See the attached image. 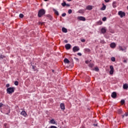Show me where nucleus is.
I'll list each match as a JSON object with an SVG mask.
<instances>
[{"mask_svg":"<svg viewBox=\"0 0 128 128\" xmlns=\"http://www.w3.org/2000/svg\"><path fill=\"white\" fill-rule=\"evenodd\" d=\"M46 14V11L44 9H41L38 12V18H42L44 14Z\"/></svg>","mask_w":128,"mask_h":128,"instance_id":"obj_1","label":"nucleus"},{"mask_svg":"<svg viewBox=\"0 0 128 128\" xmlns=\"http://www.w3.org/2000/svg\"><path fill=\"white\" fill-rule=\"evenodd\" d=\"M7 94H12L14 92V87H10L8 88L6 90Z\"/></svg>","mask_w":128,"mask_h":128,"instance_id":"obj_2","label":"nucleus"},{"mask_svg":"<svg viewBox=\"0 0 128 128\" xmlns=\"http://www.w3.org/2000/svg\"><path fill=\"white\" fill-rule=\"evenodd\" d=\"M118 14L122 18L126 16V13H124V12H123L122 11H119L118 12Z\"/></svg>","mask_w":128,"mask_h":128,"instance_id":"obj_3","label":"nucleus"},{"mask_svg":"<svg viewBox=\"0 0 128 128\" xmlns=\"http://www.w3.org/2000/svg\"><path fill=\"white\" fill-rule=\"evenodd\" d=\"M110 74H114V66H110Z\"/></svg>","mask_w":128,"mask_h":128,"instance_id":"obj_4","label":"nucleus"},{"mask_svg":"<svg viewBox=\"0 0 128 128\" xmlns=\"http://www.w3.org/2000/svg\"><path fill=\"white\" fill-rule=\"evenodd\" d=\"M74 52H78V50H80V48L76 46H74L72 48Z\"/></svg>","mask_w":128,"mask_h":128,"instance_id":"obj_5","label":"nucleus"},{"mask_svg":"<svg viewBox=\"0 0 128 128\" xmlns=\"http://www.w3.org/2000/svg\"><path fill=\"white\" fill-rule=\"evenodd\" d=\"M111 96L112 98H116V92H112Z\"/></svg>","mask_w":128,"mask_h":128,"instance_id":"obj_6","label":"nucleus"},{"mask_svg":"<svg viewBox=\"0 0 128 128\" xmlns=\"http://www.w3.org/2000/svg\"><path fill=\"white\" fill-rule=\"evenodd\" d=\"M78 20H82L83 22H84L86 20V18L83 16H78Z\"/></svg>","mask_w":128,"mask_h":128,"instance_id":"obj_7","label":"nucleus"},{"mask_svg":"<svg viewBox=\"0 0 128 128\" xmlns=\"http://www.w3.org/2000/svg\"><path fill=\"white\" fill-rule=\"evenodd\" d=\"M72 47V46L70 45V44H66L65 46V48L66 50H70V48Z\"/></svg>","mask_w":128,"mask_h":128,"instance_id":"obj_8","label":"nucleus"},{"mask_svg":"<svg viewBox=\"0 0 128 128\" xmlns=\"http://www.w3.org/2000/svg\"><path fill=\"white\" fill-rule=\"evenodd\" d=\"M126 50V47H124V48H122L121 46H119V50H122V52H124V50Z\"/></svg>","mask_w":128,"mask_h":128,"instance_id":"obj_9","label":"nucleus"},{"mask_svg":"<svg viewBox=\"0 0 128 128\" xmlns=\"http://www.w3.org/2000/svg\"><path fill=\"white\" fill-rule=\"evenodd\" d=\"M86 8L88 10H92V6H87Z\"/></svg>","mask_w":128,"mask_h":128,"instance_id":"obj_10","label":"nucleus"},{"mask_svg":"<svg viewBox=\"0 0 128 128\" xmlns=\"http://www.w3.org/2000/svg\"><path fill=\"white\" fill-rule=\"evenodd\" d=\"M123 88L124 90H128V84H124V86H123Z\"/></svg>","mask_w":128,"mask_h":128,"instance_id":"obj_11","label":"nucleus"},{"mask_svg":"<svg viewBox=\"0 0 128 128\" xmlns=\"http://www.w3.org/2000/svg\"><path fill=\"white\" fill-rule=\"evenodd\" d=\"M60 107L61 109L64 110V108H66L64 107V104L62 103L60 104Z\"/></svg>","mask_w":128,"mask_h":128,"instance_id":"obj_12","label":"nucleus"},{"mask_svg":"<svg viewBox=\"0 0 128 128\" xmlns=\"http://www.w3.org/2000/svg\"><path fill=\"white\" fill-rule=\"evenodd\" d=\"M110 46L112 48H116V43L114 42L112 43L110 45Z\"/></svg>","mask_w":128,"mask_h":128,"instance_id":"obj_13","label":"nucleus"},{"mask_svg":"<svg viewBox=\"0 0 128 128\" xmlns=\"http://www.w3.org/2000/svg\"><path fill=\"white\" fill-rule=\"evenodd\" d=\"M20 114L22 116H26V111H22Z\"/></svg>","mask_w":128,"mask_h":128,"instance_id":"obj_14","label":"nucleus"},{"mask_svg":"<svg viewBox=\"0 0 128 128\" xmlns=\"http://www.w3.org/2000/svg\"><path fill=\"white\" fill-rule=\"evenodd\" d=\"M53 10H54V14H56V16H60V14L58 13V10H56L54 9Z\"/></svg>","mask_w":128,"mask_h":128,"instance_id":"obj_15","label":"nucleus"},{"mask_svg":"<svg viewBox=\"0 0 128 128\" xmlns=\"http://www.w3.org/2000/svg\"><path fill=\"white\" fill-rule=\"evenodd\" d=\"M106 32V30L104 28H102L101 29V32H102V34H105Z\"/></svg>","mask_w":128,"mask_h":128,"instance_id":"obj_16","label":"nucleus"},{"mask_svg":"<svg viewBox=\"0 0 128 128\" xmlns=\"http://www.w3.org/2000/svg\"><path fill=\"white\" fill-rule=\"evenodd\" d=\"M64 64H70V61H69L68 59L65 58L64 60Z\"/></svg>","mask_w":128,"mask_h":128,"instance_id":"obj_17","label":"nucleus"},{"mask_svg":"<svg viewBox=\"0 0 128 128\" xmlns=\"http://www.w3.org/2000/svg\"><path fill=\"white\" fill-rule=\"evenodd\" d=\"M62 32H68V30L66 28H62Z\"/></svg>","mask_w":128,"mask_h":128,"instance_id":"obj_18","label":"nucleus"},{"mask_svg":"<svg viewBox=\"0 0 128 128\" xmlns=\"http://www.w3.org/2000/svg\"><path fill=\"white\" fill-rule=\"evenodd\" d=\"M50 124H56V121H54V119H52L50 120Z\"/></svg>","mask_w":128,"mask_h":128,"instance_id":"obj_19","label":"nucleus"},{"mask_svg":"<svg viewBox=\"0 0 128 128\" xmlns=\"http://www.w3.org/2000/svg\"><path fill=\"white\" fill-rule=\"evenodd\" d=\"M113 8H116V2H114L112 3Z\"/></svg>","mask_w":128,"mask_h":128,"instance_id":"obj_20","label":"nucleus"},{"mask_svg":"<svg viewBox=\"0 0 128 128\" xmlns=\"http://www.w3.org/2000/svg\"><path fill=\"white\" fill-rule=\"evenodd\" d=\"M122 118H124V116H128V112L127 113H125V114L122 115Z\"/></svg>","mask_w":128,"mask_h":128,"instance_id":"obj_21","label":"nucleus"},{"mask_svg":"<svg viewBox=\"0 0 128 128\" xmlns=\"http://www.w3.org/2000/svg\"><path fill=\"white\" fill-rule=\"evenodd\" d=\"M106 5H104L101 8V10H106Z\"/></svg>","mask_w":128,"mask_h":128,"instance_id":"obj_22","label":"nucleus"},{"mask_svg":"<svg viewBox=\"0 0 128 128\" xmlns=\"http://www.w3.org/2000/svg\"><path fill=\"white\" fill-rule=\"evenodd\" d=\"M118 112L119 114H122V110L119 109L118 110Z\"/></svg>","mask_w":128,"mask_h":128,"instance_id":"obj_23","label":"nucleus"},{"mask_svg":"<svg viewBox=\"0 0 128 128\" xmlns=\"http://www.w3.org/2000/svg\"><path fill=\"white\" fill-rule=\"evenodd\" d=\"M66 2H64L62 3V6H66Z\"/></svg>","mask_w":128,"mask_h":128,"instance_id":"obj_24","label":"nucleus"},{"mask_svg":"<svg viewBox=\"0 0 128 128\" xmlns=\"http://www.w3.org/2000/svg\"><path fill=\"white\" fill-rule=\"evenodd\" d=\"M111 60H112V62H116V58H115L114 57H112V58H111Z\"/></svg>","mask_w":128,"mask_h":128,"instance_id":"obj_25","label":"nucleus"},{"mask_svg":"<svg viewBox=\"0 0 128 128\" xmlns=\"http://www.w3.org/2000/svg\"><path fill=\"white\" fill-rule=\"evenodd\" d=\"M94 70H96V72H98V70H100L98 69V68L96 67L94 68Z\"/></svg>","mask_w":128,"mask_h":128,"instance_id":"obj_26","label":"nucleus"},{"mask_svg":"<svg viewBox=\"0 0 128 128\" xmlns=\"http://www.w3.org/2000/svg\"><path fill=\"white\" fill-rule=\"evenodd\" d=\"M72 12V10L71 9H70L68 11V14H70Z\"/></svg>","mask_w":128,"mask_h":128,"instance_id":"obj_27","label":"nucleus"},{"mask_svg":"<svg viewBox=\"0 0 128 128\" xmlns=\"http://www.w3.org/2000/svg\"><path fill=\"white\" fill-rule=\"evenodd\" d=\"M85 52H90V50L89 48H86Z\"/></svg>","mask_w":128,"mask_h":128,"instance_id":"obj_28","label":"nucleus"},{"mask_svg":"<svg viewBox=\"0 0 128 128\" xmlns=\"http://www.w3.org/2000/svg\"><path fill=\"white\" fill-rule=\"evenodd\" d=\"M19 16H20V18H24V14H20L19 15Z\"/></svg>","mask_w":128,"mask_h":128,"instance_id":"obj_29","label":"nucleus"},{"mask_svg":"<svg viewBox=\"0 0 128 128\" xmlns=\"http://www.w3.org/2000/svg\"><path fill=\"white\" fill-rule=\"evenodd\" d=\"M14 84H15V86H18V82L16 81L14 82Z\"/></svg>","mask_w":128,"mask_h":128,"instance_id":"obj_30","label":"nucleus"},{"mask_svg":"<svg viewBox=\"0 0 128 128\" xmlns=\"http://www.w3.org/2000/svg\"><path fill=\"white\" fill-rule=\"evenodd\" d=\"M78 13H79V14H84V10H80L78 11Z\"/></svg>","mask_w":128,"mask_h":128,"instance_id":"obj_31","label":"nucleus"},{"mask_svg":"<svg viewBox=\"0 0 128 128\" xmlns=\"http://www.w3.org/2000/svg\"><path fill=\"white\" fill-rule=\"evenodd\" d=\"M74 60H76V62H80L78 58H74Z\"/></svg>","mask_w":128,"mask_h":128,"instance_id":"obj_32","label":"nucleus"},{"mask_svg":"<svg viewBox=\"0 0 128 128\" xmlns=\"http://www.w3.org/2000/svg\"><path fill=\"white\" fill-rule=\"evenodd\" d=\"M120 102H121L122 104H124L125 102L124 100H122Z\"/></svg>","mask_w":128,"mask_h":128,"instance_id":"obj_33","label":"nucleus"},{"mask_svg":"<svg viewBox=\"0 0 128 128\" xmlns=\"http://www.w3.org/2000/svg\"><path fill=\"white\" fill-rule=\"evenodd\" d=\"M102 20H103V22H106V17H104L102 18Z\"/></svg>","mask_w":128,"mask_h":128,"instance_id":"obj_34","label":"nucleus"},{"mask_svg":"<svg viewBox=\"0 0 128 128\" xmlns=\"http://www.w3.org/2000/svg\"><path fill=\"white\" fill-rule=\"evenodd\" d=\"M90 68H92L94 66V64H89Z\"/></svg>","mask_w":128,"mask_h":128,"instance_id":"obj_35","label":"nucleus"},{"mask_svg":"<svg viewBox=\"0 0 128 128\" xmlns=\"http://www.w3.org/2000/svg\"><path fill=\"white\" fill-rule=\"evenodd\" d=\"M6 58V57L2 55H0V58Z\"/></svg>","mask_w":128,"mask_h":128,"instance_id":"obj_36","label":"nucleus"},{"mask_svg":"<svg viewBox=\"0 0 128 128\" xmlns=\"http://www.w3.org/2000/svg\"><path fill=\"white\" fill-rule=\"evenodd\" d=\"M62 16H66V13H64L62 14Z\"/></svg>","mask_w":128,"mask_h":128,"instance_id":"obj_37","label":"nucleus"},{"mask_svg":"<svg viewBox=\"0 0 128 128\" xmlns=\"http://www.w3.org/2000/svg\"><path fill=\"white\" fill-rule=\"evenodd\" d=\"M48 16L49 18H50V20H52V16H50V15H48Z\"/></svg>","mask_w":128,"mask_h":128,"instance_id":"obj_38","label":"nucleus"},{"mask_svg":"<svg viewBox=\"0 0 128 128\" xmlns=\"http://www.w3.org/2000/svg\"><path fill=\"white\" fill-rule=\"evenodd\" d=\"M102 24V21L98 22V24Z\"/></svg>","mask_w":128,"mask_h":128,"instance_id":"obj_39","label":"nucleus"},{"mask_svg":"<svg viewBox=\"0 0 128 128\" xmlns=\"http://www.w3.org/2000/svg\"><path fill=\"white\" fill-rule=\"evenodd\" d=\"M81 42H86V40L84 39H82L81 40Z\"/></svg>","mask_w":128,"mask_h":128,"instance_id":"obj_40","label":"nucleus"},{"mask_svg":"<svg viewBox=\"0 0 128 128\" xmlns=\"http://www.w3.org/2000/svg\"><path fill=\"white\" fill-rule=\"evenodd\" d=\"M50 128H58L56 126H51Z\"/></svg>","mask_w":128,"mask_h":128,"instance_id":"obj_41","label":"nucleus"},{"mask_svg":"<svg viewBox=\"0 0 128 128\" xmlns=\"http://www.w3.org/2000/svg\"><path fill=\"white\" fill-rule=\"evenodd\" d=\"M44 22H38V24H42H42H44Z\"/></svg>","mask_w":128,"mask_h":128,"instance_id":"obj_42","label":"nucleus"},{"mask_svg":"<svg viewBox=\"0 0 128 128\" xmlns=\"http://www.w3.org/2000/svg\"><path fill=\"white\" fill-rule=\"evenodd\" d=\"M77 54H78V56H82V53L78 52V53Z\"/></svg>","mask_w":128,"mask_h":128,"instance_id":"obj_43","label":"nucleus"},{"mask_svg":"<svg viewBox=\"0 0 128 128\" xmlns=\"http://www.w3.org/2000/svg\"><path fill=\"white\" fill-rule=\"evenodd\" d=\"M66 6H68H68H70V4H66Z\"/></svg>","mask_w":128,"mask_h":128,"instance_id":"obj_44","label":"nucleus"},{"mask_svg":"<svg viewBox=\"0 0 128 128\" xmlns=\"http://www.w3.org/2000/svg\"><path fill=\"white\" fill-rule=\"evenodd\" d=\"M2 106H4V104H2V103H0V108H2Z\"/></svg>","mask_w":128,"mask_h":128,"instance_id":"obj_45","label":"nucleus"},{"mask_svg":"<svg viewBox=\"0 0 128 128\" xmlns=\"http://www.w3.org/2000/svg\"><path fill=\"white\" fill-rule=\"evenodd\" d=\"M106 2H110V0H104Z\"/></svg>","mask_w":128,"mask_h":128,"instance_id":"obj_46","label":"nucleus"},{"mask_svg":"<svg viewBox=\"0 0 128 128\" xmlns=\"http://www.w3.org/2000/svg\"><path fill=\"white\" fill-rule=\"evenodd\" d=\"M6 86L7 88H10V84H6Z\"/></svg>","mask_w":128,"mask_h":128,"instance_id":"obj_47","label":"nucleus"},{"mask_svg":"<svg viewBox=\"0 0 128 128\" xmlns=\"http://www.w3.org/2000/svg\"><path fill=\"white\" fill-rule=\"evenodd\" d=\"M64 42L66 44H68V40H64Z\"/></svg>","mask_w":128,"mask_h":128,"instance_id":"obj_48","label":"nucleus"},{"mask_svg":"<svg viewBox=\"0 0 128 128\" xmlns=\"http://www.w3.org/2000/svg\"><path fill=\"white\" fill-rule=\"evenodd\" d=\"M88 62H88V60H86V64H88Z\"/></svg>","mask_w":128,"mask_h":128,"instance_id":"obj_49","label":"nucleus"},{"mask_svg":"<svg viewBox=\"0 0 128 128\" xmlns=\"http://www.w3.org/2000/svg\"><path fill=\"white\" fill-rule=\"evenodd\" d=\"M124 63H126V60H124Z\"/></svg>","mask_w":128,"mask_h":128,"instance_id":"obj_50","label":"nucleus"},{"mask_svg":"<svg viewBox=\"0 0 128 128\" xmlns=\"http://www.w3.org/2000/svg\"><path fill=\"white\" fill-rule=\"evenodd\" d=\"M68 2H72V0H67Z\"/></svg>","mask_w":128,"mask_h":128,"instance_id":"obj_51","label":"nucleus"},{"mask_svg":"<svg viewBox=\"0 0 128 128\" xmlns=\"http://www.w3.org/2000/svg\"><path fill=\"white\" fill-rule=\"evenodd\" d=\"M101 42H102V44H104V41H101Z\"/></svg>","mask_w":128,"mask_h":128,"instance_id":"obj_52","label":"nucleus"},{"mask_svg":"<svg viewBox=\"0 0 128 128\" xmlns=\"http://www.w3.org/2000/svg\"><path fill=\"white\" fill-rule=\"evenodd\" d=\"M52 72H54V70H52Z\"/></svg>","mask_w":128,"mask_h":128,"instance_id":"obj_53","label":"nucleus"},{"mask_svg":"<svg viewBox=\"0 0 128 128\" xmlns=\"http://www.w3.org/2000/svg\"><path fill=\"white\" fill-rule=\"evenodd\" d=\"M94 126H96L98 125H97V124H94Z\"/></svg>","mask_w":128,"mask_h":128,"instance_id":"obj_54","label":"nucleus"},{"mask_svg":"<svg viewBox=\"0 0 128 128\" xmlns=\"http://www.w3.org/2000/svg\"><path fill=\"white\" fill-rule=\"evenodd\" d=\"M44 2H48V0H44Z\"/></svg>","mask_w":128,"mask_h":128,"instance_id":"obj_55","label":"nucleus"},{"mask_svg":"<svg viewBox=\"0 0 128 128\" xmlns=\"http://www.w3.org/2000/svg\"><path fill=\"white\" fill-rule=\"evenodd\" d=\"M127 8H128V6Z\"/></svg>","mask_w":128,"mask_h":128,"instance_id":"obj_56","label":"nucleus"},{"mask_svg":"<svg viewBox=\"0 0 128 128\" xmlns=\"http://www.w3.org/2000/svg\"><path fill=\"white\" fill-rule=\"evenodd\" d=\"M33 68H34V66H33Z\"/></svg>","mask_w":128,"mask_h":128,"instance_id":"obj_57","label":"nucleus"}]
</instances>
